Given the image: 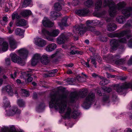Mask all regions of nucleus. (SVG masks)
Returning a JSON list of instances; mask_svg holds the SVG:
<instances>
[{
    "label": "nucleus",
    "instance_id": "f257e3e1",
    "mask_svg": "<svg viewBox=\"0 0 132 132\" xmlns=\"http://www.w3.org/2000/svg\"><path fill=\"white\" fill-rule=\"evenodd\" d=\"M66 97L67 96L65 94H62L59 96L55 94L51 95L50 105L52 106H54L55 109L59 110L60 113H64L65 117L76 118L78 116V113L70 108L66 107V104L64 101Z\"/></svg>",
    "mask_w": 132,
    "mask_h": 132
},
{
    "label": "nucleus",
    "instance_id": "f03ea898",
    "mask_svg": "<svg viewBox=\"0 0 132 132\" xmlns=\"http://www.w3.org/2000/svg\"><path fill=\"white\" fill-rule=\"evenodd\" d=\"M126 3L123 2H120L116 6L112 0H104V5L105 6H108L109 7V13L111 17L114 16L117 14L116 9L120 10L125 7Z\"/></svg>",
    "mask_w": 132,
    "mask_h": 132
},
{
    "label": "nucleus",
    "instance_id": "7ed1b4c3",
    "mask_svg": "<svg viewBox=\"0 0 132 132\" xmlns=\"http://www.w3.org/2000/svg\"><path fill=\"white\" fill-rule=\"evenodd\" d=\"M126 42L127 40L126 38L124 37L121 38L119 41L114 39H113L110 42V44L112 49L114 50L119 45V43H126Z\"/></svg>",
    "mask_w": 132,
    "mask_h": 132
},
{
    "label": "nucleus",
    "instance_id": "20e7f679",
    "mask_svg": "<svg viewBox=\"0 0 132 132\" xmlns=\"http://www.w3.org/2000/svg\"><path fill=\"white\" fill-rule=\"evenodd\" d=\"M85 28H84V25L80 24V25H76L73 27V31L75 34L78 33L80 35L82 34L85 31Z\"/></svg>",
    "mask_w": 132,
    "mask_h": 132
},
{
    "label": "nucleus",
    "instance_id": "39448f33",
    "mask_svg": "<svg viewBox=\"0 0 132 132\" xmlns=\"http://www.w3.org/2000/svg\"><path fill=\"white\" fill-rule=\"evenodd\" d=\"M95 98V94L92 92H90L86 97L84 103V105L86 106L90 104Z\"/></svg>",
    "mask_w": 132,
    "mask_h": 132
},
{
    "label": "nucleus",
    "instance_id": "423d86ee",
    "mask_svg": "<svg viewBox=\"0 0 132 132\" xmlns=\"http://www.w3.org/2000/svg\"><path fill=\"white\" fill-rule=\"evenodd\" d=\"M129 87V85L126 82L122 84H117L115 86V88L117 92L118 93L122 92L124 89L128 88Z\"/></svg>",
    "mask_w": 132,
    "mask_h": 132
},
{
    "label": "nucleus",
    "instance_id": "0eeeda50",
    "mask_svg": "<svg viewBox=\"0 0 132 132\" xmlns=\"http://www.w3.org/2000/svg\"><path fill=\"white\" fill-rule=\"evenodd\" d=\"M42 31L44 34L53 37H56L59 33V31L58 29L54 30L51 32L45 29H43Z\"/></svg>",
    "mask_w": 132,
    "mask_h": 132
},
{
    "label": "nucleus",
    "instance_id": "6e6552de",
    "mask_svg": "<svg viewBox=\"0 0 132 132\" xmlns=\"http://www.w3.org/2000/svg\"><path fill=\"white\" fill-rule=\"evenodd\" d=\"M69 38L65 36L64 34H62L57 39V42L59 44L64 43Z\"/></svg>",
    "mask_w": 132,
    "mask_h": 132
},
{
    "label": "nucleus",
    "instance_id": "1a4fd4ad",
    "mask_svg": "<svg viewBox=\"0 0 132 132\" xmlns=\"http://www.w3.org/2000/svg\"><path fill=\"white\" fill-rule=\"evenodd\" d=\"M18 52L19 55L23 59H26L28 54V51L26 49L24 48H21L19 50Z\"/></svg>",
    "mask_w": 132,
    "mask_h": 132
},
{
    "label": "nucleus",
    "instance_id": "9d476101",
    "mask_svg": "<svg viewBox=\"0 0 132 132\" xmlns=\"http://www.w3.org/2000/svg\"><path fill=\"white\" fill-rule=\"evenodd\" d=\"M47 44L46 41L45 40L40 38H38L35 41V44L40 47H43L45 46Z\"/></svg>",
    "mask_w": 132,
    "mask_h": 132
},
{
    "label": "nucleus",
    "instance_id": "9b49d317",
    "mask_svg": "<svg viewBox=\"0 0 132 132\" xmlns=\"http://www.w3.org/2000/svg\"><path fill=\"white\" fill-rule=\"evenodd\" d=\"M126 34V32L124 31L119 33H116L115 34H109V36L111 38L117 37H121L125 36Z\"/></svg>",
    "mask_w": 132,
    "mask_h": 132
},
{
    "label": "nucleus",
    "instance_id": "f8f14e48",
    "mask_svg": "<svg viewBox=\"0 0 132 132\" xmlns=\"http://www.w3.org/2000/svg\"><path fill=\"white\" fill-rule=\"evenodd\" d=\"M101 23L97 20H93L92 21L88 20L86 22L87 28L92 26H95L97 25H101Z\"/></svg>",
    "mask_w": 132,
    "mask_h": 132
},
{
    "label": "nucleus",
    "instance_id": "ddd939ff",
    "mask_svg": "<svg viewBox=\"0 0 132 132\" xmlns=\"http://www.w3.org/2000/svg\"><path fill=\"white\" fill-rule=\"evenodd\" d=\"M10 47L13 49H14L17 47V43L12 37H10L8 38Z\"/></svg>",
    "mask_w": 132,
    "mask_h": 132
},
{
    "label": "nucleus",
    "instance_id": "4468645a",
    "mask_svg": "<svg viewBox=\"0 0 132 132\" xmlns=\"http://www.w3.org/2000/svg\"><path fill=\"white\" fill-rule=\"evenodd\" d=\"M20 111L15 106H13L11 108L8 113L10 116H13L15 114H19Z\"/></svg>",
    "mask_w": 132,
    "mask_h": 132
},
{
    "label": "nucleus",
    "instance_id": "2eb2a0df",
    "mask_svg": "<svg viewBox=\"0 0 132 132\" xmlns=\"http://www.w3.org/2000/svg\"><path fill=\"white\" fill-rule=\"evenodd\" d=\"M43 25L46 27H51L54 25V23L51 22L47 18L45 17L42 22Z\"/></svg>",
    "mask_w": 132,
    "mask_h": 132
},
{
    "label": "nucleus",
    "instance_id": "dca6fc26",
    "mask_svg": "<svg viewBox=\"0 0 132 132\" xmlns=\"http://www.w3.org/2000/svg\"><path fill=\"white\" fill-rule=\"evenodd\" d=\"M40 54L38 53L35 54L34 56L31 61V64L33 65H36L40 60Z\"/></svg>",
    "mask_w": 132,
    "mask_h": 132
},
{
    "label": "nucleus",
    "instance_id": "f3484780",
    "mask_svg": "<svg viewBox=\"0 0 132 132\" xmlns=\"http://www.w3.org/2000/svg\"><path fill=\"white\" fill-rule=\"evenodd\" d=\"M89 12V11L87 9H83L77 10L76 13L78 15L80 16H84L86 14Z\"/></svg>",
    "mask_w": 132,
    "mask_h": 132
},
{
    "label": "nucleus",
    "instance_id": "a211bd4d",
    "mask_svg": "<svg viewBox=\"0 0 132 132\" xmlns=\"http://www.w3.org/2000/svg\"><path fill=\"white\" fill-rule=\"evenodd\" d=\"M22 75L23 78L25 80L27 79L28 82H30L32 81L33 78L31 77V74H30L22 72Z\"/></svg>",
    "mask_w": 132,
    "mask_h": 132
},
{
    "label": "nucleus",
    "instance_id": "6ab92c4d",
    "mask_svg": "<svg viewBox=\"0 0 132 132\" xmlns=\"http://www.w3.org/2000/svg\"><path fill=\"white\" fill-rule=\"evenodd\" d=\"M56 47V45L54 43H51L47 45L46 47V50L50 52L53 51Z\"/></svg>",
    "mask_w": 132,
    "mask_h": 132
},
{
    "label": "nucleus",
    "instance_id": "aec40b11",
    "mask_svg": "<svg viewBox=\"0 0 132 132\" xmlns=\"http://www.w3.org/2000/svg\"><path fill=\"white\" fill-rule=\"evenodd\" d=\"M1 132H17L14 127H11L10 128L8 127H4L1 129Z\"/></svg>",
    "mask_w": 132,
    "mask_h": 132
},
{
    "label": "nucleus",
    "instance_id": "412c9836",
    "mask_svg": "<svg viewBox=\"0 0 132 132\" xmlns=\"http://www.w3.org/2000/svg\"><path fill=\"white\" fill-rule=\"evenodd\" d=\"M40 60L41 62L43 64H46L49 62L48 57L47 55H43L40 57Z\"/></svg>",
    "mask_w": 132,
    "mask_h": 132
},
{
    "label": "nucleus",
    "instance_id": "4be33fe9",
    "mask_svg": "<svg viewBox=\"0 0 132 132\" xmlns=\"http://www.w3.org/2000/svg\"><path fill=\"white\" fill-rule=\"evenodd\" d=\"M31 11L29 10H23L21 12L20 14L23 17H26L31 15Z\"/></svg>",
    "mask_w": 132,
    "mask_h": 132
},
{
    "label": "nucleus",
    "instance_id": "5701e85b",
    "mask_svg": "<svg viewBox=\"0 0 132 132\" xmlns=\"http://www.w3.org/2000/svg\"><path fill=\"white\" fill-rule=\"evenodd\" d=\"M9 44L7 43L6 42H4L1 46V48L3 51L5 52L8 49Z\"/></svg>",
    "mask_w": 132,
    "mask_h": 132
},
{
    "label": "nucleus",
    "instance_id": "b1692460",
    "mask_svg": "<svg viewBox=\"0 0 132 132\" xmlns=\"http://www.w3.org/2000/svg\"><path fill=\"white\" fill-rule=\"evenodd\" d=\"M102 2L101 0L97 1L95 4V9L96 11H98L101 7Z\"/></svg>",
    "mask_w": 132,
    "mask_h": 132
},
{
    "label": "nucleus",
    "instance_id": "393cba45",
    "mask_svg": "<svg viewBox=\"0 0 132 132\" xmlns=\"http://www.w3.org/2000/svg\"><path fill=\"white\" fill-rule=\"evenodd\" d=\"M26 22L24 19H21L17 21L16 23L17 26H24L26 25Z\"/></svg>",
    "mask_w": 132,
    "mask_h": 132
},
{
    "label": "nucleus",
    "instance_id": "a878e982",
    "mask_svg": "<svg viewBox=\"0 0 132 132\" xmlns=\"http://www.w3.org/2000/svg\"><path fill=\"white\" fill-rule=\"evenodd\" d=\"M78 95L76 92L72 93L71 94L70 100L71 102H72L77 99Z\"/></svg>",
    "mask_w": 132,
    "mask_h": 132
},
{
    "label": "nucleus",
    "instance_id": "bb28decb",
    "mask_svg": "<svg viewBox=\"0 0 132 132\" xmlns=\"http://www.w3.org/2000/svg\"><path fill=\"white\" fill-rule=\"evenodd\" d=\"M99 78L101 79L102 80L100 81V84L101 85H104L108 84L109 82V81L107 80L105 78L101 77H99Z\"/></svg>",
    "mask_w": 132,
    "mask_h": 132
},
{
    "label": "nucleus",
    "instance_id": "cd10ccee",
    "mask_svg": "<svg viewBox=\"0 0 132 132\" xmlns=\"http://www.w3.org/2000/svg\"><path fill=\"white\" fill-rule=\"evenodd\" d=\"M117 28V26L114 23L111 24L108 26V29L109 31H112L115 30Z\"/></svg>",
    "mask_w": 132,
    "mask_h": 132
},
{
    "label": "nucleus",
    "instance_id": "c85d7f7f",
    "mask_svg": "<svg viewBox=\"0 0 132 132\" xmlns=\"http://www.w3.org/2000/svg\"><path fill=\"white\" fill-rule=\"evenodd\" d=\"M5 90L9 94H12L13 90L11 86L9 85L5 86L4 88Z\"/></svg>",
    "mask_w": 132,
    "mask_h": 132
},
{
    "label": "nucleus",
    "instance_id": "c756f323",
    "mask_svg": "<svg viewBox=\"0 0 132 132\" xmlns=\"http://www.w3.org/2000/svg\"><path fill=\"white\" fill-rule=\"evenodd\" d=\"M74 47H72L70 49L71 51L70 53V55H74L78 54H82L83 52H81L79 51L73 50V48Z\"/></svg>",
    "mask_w": 132,
    "mask_h": 132
},
{
    "label": "nucleus",
    "instance_id": "7c9ffc66",
    "mask_svg": "<svg viewBox=\"0 0 132 132\" xmlns=\"http://www.w3.org/2000/svg\"><path fill=\"white\" fill-rule=\"evenodd\" d=\"M116 21L118 23H123L125 21V18L122 16H118L116 19Z\"/></svg>",
    "mask_w": 132,
    "mask_h": 132
},
{
    "label": "nucleus",
    "instance_id": "2f4dec72",
    "mask_svg": "<svg viewBox=\"0 0 132 132\" xmlns=\"http://www.w3.org/2000/svg\"><path fill=\"white\" fill-rule=\"evenodd\" d=\"M59 13L54 11L51 12V18L53 19V20H55L59 16Z\"/></svg>",
    "mask_w": 132,
    "mask_h": 132
},
{
    "label": "nucleus",
    "instance_id": "473e14b6",
    "mask_svg": "<svg viewBox=\"0 0 132 132\" xmlns=\"http://www.w3.org/2000/svg\"><path fill=\"white\" fill-rule=\"evenodd\" d=\"M4 106L5 108L7 107L10 106V103L7 99H6V97L4 98Z\"/></svg>",
    "mask_w": 132,
    "mask_h": 132
},
{
    "label": "nucleus",
    "instance_id": "72a5a7b5",
    "mask_svg": "<svg viewBox=\"0 0 132 132\" xmlns=\"http://www.w3.org/2000/svg\"><path fill=\"white\" fill-rule=\"evenodd\" d=\"M61 5L59 3H55L54 5L55 10L56 11H59L62 9V7Z\"/></svg>",
    "mask_w": 132,
    "mask_h": 132
},
{
    "label": "nucleus",
    "instance_id": "f704fd0d",
    "mask_svg": "<svg viewBox=\"0 0 132 132\" xmlns=\"http://www.w3.org/2000/svg\"><path fill=\"white\" fill-rule=\"evenodd\" d=\"M22 95L24 96L27 97L29 96V94L28 91L25 89H22L21 90Z\"/></svg>",
    "mask_w": 132,
    "mask_h": 132
},
{
    "label": "nucleus",
    "instance_id": "c9c22d12",
    "mask_svg": "<svg viewBox=\"0 0 132 132\" xmlns=\"http://www.w3.org/2000/svg\"><path fill=\"white\" fill-rule=\"evenodd\" d=\"M31 0H25L22 5L23 7H27L30 4Z\"/></svg>",
    "mask_w": 132,
    "mask_h": 132
},
{
    "label": "nucleus",
    "instance_id": "e433bc0d",
    "mask_svg": "<svg viewBox=\"0 0 132 132\" xmlns=\"http://www.w3.org/2000/svg\"><path fill=\"white\" fill-rule=\"evenodd\" d=\"M15 32L16 35H21L23 34V32L20 28H17L15 30Z\"/></svg>",
    "mask_w": 132,
    "mask_h": 132
},
{
    "label": "nucleus",
    "instance_id": "4c0bfd02",
    "mask_svg": "<svg viewBox=\"0 0 132 132\" xmlns=\"http://www.w3.org/2000/svg\"><path fill=\"white\" fill-rule=\"evenodd\" d=\"M93 4V2L92 0H88L85 3V5L88 7L92 6Z\"/></svg>",
    "mask_w": 132,
    "mask_h": 132
},
{
    "label": "nucleus",
    "instance_id": "58836bf2",
    "mask_svg": "<svg viewBox=\"0 0 132 132\" xmlns=\"http://www.w3.org/2000/svg\"><path fill=\"white\" fill-rule=\"evenodd\" d=\"M88 93V90L87 89H85L81 92V96L82 97H84L87 95Z\"/></svg>",
    "mask_w": 132,
    "mask_h": 132
},
{
    "label": "nucleus",
    "instance_id": "ea45409f",
    "mask_svg": "<svg viewBox=\"0 0 132 132\" xmlns=\"http://www.w3.org/2000/svg\"><path fill=\"white\" fill-rule=\"evenodd\" d=\"M15 17L16 19H18L20 18V16L17 13L15 12L12 15V19L14 20Z\"/></svg>",
    "mask_w": 132,
    "mask_h": 132
},
{
    "label": "nucleus",
    "instance_id": "a19ab883",
    "mask_svg": "<svg viewBox=\"0 0 132 132\" xmlns=\"http://www.w3.org/2000/svg\"><path fill=\"white\" fill-rule=\"evenodd\" d=\"M11 56L12 61L14 62V60H16L18 56L15 54L13 53H12L11 54Z\"/></svg>",
    "mask_w": 132,
    "mask_h": 132
},
{
    "label": "nucleus",
    "instance_id": "79ce46f5",
    "mask_svg": "<svg viewBox=\"0 0 132 132\" xmlns=\"http://www.w3.org/2000/svg\"><path fill=\"white\" fill-rule=\"evenodd\" d=\"M57 70L56 69L50 71L49 72L50 74L49 76L50 77H53L54 76V74L56 73L57 72Z\"/></svg>",
    "mask_w": 132,
    "mask_h": 132
},
{
    "label": "nucleus",
    "instance_id": "37998d69",
    "mask_svg": "<svg viewBox=\"0 0 132 132\" xmlns=\"http://www.w3.org/2000/svg\"><path fill=\"white\" fill-rule=\"evenodd\" d=\"M125 60L123 59H120L117 60L115 62L116 64H122L125 62Z\"/></svg>",
    "mask_w": 132,
    "mask_h": 132
},
{
    "label": "nucleus",
    "instance_id": "c03bdc74",
    "mask_svg": "<svg viewBox=\"0 0 132 132\" xmlns=\"http://www.w3.org/2000/svg\"><path fill=\"white\" fill-rule=\"evenodd\" d=\"M81 63L84 66L88 68L90 67V66L88 62H85L84 60H81Z\"/></svg>",
    "mask_w": 132,
    "mask_h": 132
},
{
    "label": "nucleus",
    "instance_id": "a18cd8bd",
    "mask_svg": "<svg viewBox=\"0 0 132 132\" xmlns=\"http://www.w3.org/2000/svg\"><path fill=\"white\" fill-rule=\"evenodd\" d=\"M17 103L18 105L21 107L23 106L24 104V102L21 99L18 100V101Z\"/></svg>",
    "mask_w": 132,
    "mask_h": 132
},
{
    "label": "nucleus",
    "instance_id": "49530a36",
    "mask_svg": "<svg viewBox=\"0 0 132 132\" xmlns=\"http://www.w3.org/2000/svg\"><path fill=\"white\" fill-rule=\"evenodd\" d=\"M125 26L126 27H129L132 28V21L131 20L128 21L127 23L125 24Z\"/></svg>",
    "mask_w": 132,
    "mask_h": 132
},
{
    "label": "nucleus",
    "instance_id": "de8ad7c7",
    "mask_svg": "<svg viewBox=\"0 0 132 132\" xmlns=\"http://www.w3.org/2000/svg\"><path fill=\"white\" fill-rule=\"evenodd\" d=\"M76 78L79 82H84L85 80L83 78L79 76H77Z\"/></svg>",
    "mask_w": 132,
    "mask_h": 132
},
{
    "label": "nucleus",
    "instance_id": "09e8293b",
    "mask_svg": "<svg viewBox=\"0 0 132 132\" xmlns=\"http://www.w3.org/2000/svg\"><path fill=\"white\" fill-rule=\"evenodd\" d=\"M14 63H21L23 62V60L19 56H18L16 60H14Z\"/></svg>",
    "mask_w": 132,
    "mask_h": 132
},
{
    "label": "nucleus",
    "instance_id": "8fccbe9b",
    "mask_svg": "<svg viewBox=\"0 0 132 132\" xmlns=\"http://www.w3.org/2000/svg\"><path fill=\"white\" fill-rule=\"evenodd\" d=\"M99 39L101 41L103 42H106L107 40V38L106 37L103 36L100 37Z\"/></svg>",
    "mask_w": 132,
    "mask_h": 132
},
{
    "label": "nucleus",
    "instance_id": "3c124183",
    "mask_svg": "<svg viewBox=\"0 0 132 132\" xmlns=\"http://www.w3.org/2000/svg\"><path fill=\"white\" fill-rule=\"evenodd\" d=\"M86 30L90 31L92 32H94L96 30L94 29V28L92 27V26L90 27H89L87 28V29H86Z\"/></svg>",
    "mask_w": 132,
    "mask_h": 132
},
{
    "label": "nucleus",
    "instance_id": "603ef678",
    "mask_svg": "<svg viewBox=\"0 0 132 132\" xmlns=\"http://www.w3.org/2000/svg\"><path fill=\"white\" fill-rule=\"evenodd\" d=\"M67 17H65L62 20V25H65V23L67 22Z\"/></svg>",
    "mask_w": 132,
    "mask_h": 132
},
{
    "label": "nucleus",
    "instance_id": "864d4df0",
    "mask_svg": "<svg viewBox=\"0 0 132 132\" xmlns=\"http://www.w3.org/2000/svg\"><path fill=\"white\" fill-rule=\"evenodd\" d=\"M127 45L129 47L132 48V38L130 39L128 41Z\"/></svg>",
    "mask_w": 132,
    "mask_h": 132
},
{
    "label": "nucleus",
    "instance_id": "5fc2aeb1",
    "mask_svg": "<svg viewBox=\"0 0 132 132\" xmlns=\"http://www.w3.org/2000/svg\"><path fill=\"white\" fill-rule=\"evenodd\" d=\"M106 73L107 74V77L108 78H113L115 77V75H111L107 72Z\"/></svg>",
    "mask_w": 132,
    "mask_h": 132
},
{
    "label": "nucleus",
    "instance_id": "6e6d98bb",
    "mask_svg": "<svg viewBox=\"0 0 132 132\" xmlns=\"http://www.w3.org/2000/svg\"><path fill=\"white\" fill-rule=\"evenodd\" d=\"M91 62L94 65L95 68L96 67V62L95 59L93 58H92L91 59Z\"/></svg>",
    "mask_w": 132,
    "mask_h": 132
},
{
    "label": "nucleus",
    "instance_id": "4d7b16f0",
    "mask_svg": "<svg viewBox=\"0 0 132 132\" xmlns=\"http://www.w3.org/2000/svg\"><path fill=\"white\" fill-rule=\"evenodd\" d=\"M46 36V39L49 41H53L54 40L53 38L51 37V36Z\"/></svg>",
    "mask_w": 132,
    "mask_h": 132
},
{
    "label": "nucleus",
    "instance_id": "13d9d810",
    "mask_svg": "<svg viewBox=\"0 0 132 132\" xmlns=\"http://www.w3.org/2000/svg\"><path fill=\"white\" fill-rule=\"evenodd\" d=\"M78 3V1L77 0H74L72 2V4L74 6L77 5Z\"/></svg>",
    "mask_w": 132,
    "mask_h": 132
},
{
    "label": "nucleus",
    "instance_id": "bf43d9fd",
    "mask_svg": "<svg viewBox=\"0 0 132 132\" xmlns=\"http://www.w3.org/2000/svg\"><path fill=\"white\" fill-rule=\"evenodd\" d=\"M6 63V64L8 65H9L10 63V60L9 59H6L5 60Z\"/></svg>",
    "mask_w": 132,
    "mask_h": 132
},
{
    "label": "nucleus",
    "instance_id": "052dcab7",
    "mask_svg": "<svg viewBox=\"0 0 132 132\" xmlns=\"http://www.w3.org/2000/svg\"><path fill=\"white\" fill-rule=\"evenodd\" d=\"M2 19L5 22H6L7 21V18L6 16H4L3 18Z\"/></svg>",
    "mask_w": 132,
    "mask_h": 132
},
{
    "label": "nucleus",
    "instance_id": "680f3d73",
    "mask_svg": "<svg viewBox=\"0 0 132 132\" xmlns=\"http://www.w3.org/2000/svg\"><path fill=\"white\" fill-rule=\"evenodd\" d=\"M128 64H132V56L131 57L130 59L128 61Z\"/></svg>",
    "mask_w": 132,
    "mask_h": 132
},
{
    "label": "nucleus",
    "instance_id": "e2e57ef3",
    "mask_svg": "<svg viewBox=\"0 0 132 132\" xmlns=\"http://www.w3.org/2000/svg\"><path fill=\"white\" fill-rule=\"evenodd\" d=\"M33 97L34 99H35L37 98V95L36 93H34Z\"/></svg>",
    "mask_w": 132,
    "mask_h": 132
},
{
    "label": "nucleus",
    "instance_id": "0e129e2a",
    "mask_svg": "<svg viewBox=\"0 0 132 132\" xmlns=\"http://www.w3.org/2000/svg\"><path fill=\"white\" fill-rule=\"evenodd\" d=\"M92 76L94 78L96 77H100L98 76V75L96 74L95 73H94L92 74Z\"/></svg>",
    "mask_w": 132,
    "mask_h": 132
},
{
    "label": "nucleus",
    "instance_id": "69168bd1",
    "mask_svg": "<svg viewBox=\"0 0 132 132\" xmlns=\"http://www.w3.org/2000/svg\"><path fill=\"white\" fill-rule=\"evenodd\" d=\"M120 56L119 55H117L115 56H114V58L115 59H119L120 58Z\"/></svg>",
    "mask_w": 132,
    "mask_h": 132
},
{
    "label": "nucleus",
    "instance_id": "338daca9",
    "mask_svg": "<svg viewBox=\"0 0 132 132\" xmlns=\"http://www.w3.org/2000/svg\"><path fill=\"white\" fill-rule=\"evenodd\" d=\"M57 56V54L56 53H55L53 54L51 56V57L52 58H53Z\"/></svg>",
    "mask_w": 132,
    "mask_h": 132
},
{
    "label": "nucleus",
    "instance_id": "774afa93",
    "mask_svg": "<svg viewBox=\"0 0 132 132\" xmlns=\"http://www.w3.org/2000/svg\"><path fill=\"white\" fill-rule=\"evenodd\" d=\"M73 65V64L72 63H70L68 64V65H67V67H72Z\"/></svg>",
    "mask_w": 132,
    "mask_h": 132
}]
</instances>
